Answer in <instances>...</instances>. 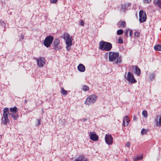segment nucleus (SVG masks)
<instances>
[{"label":"nucleus","instance_id":"aec40b11","mask_svg":"<svg viewBox=\"0 0 161 161\" xmlns=\"http://www.w3.org/2000/svg\"><path fill=\"white\" fill-rule=\"evenodd\" d=\"M154 49L156 51H161V45L158 44L155 46L154 47Z\"/></svg>","mask_w":161,"mask_h":161},{"label":"nucleus","instance_id":"0eeeda50","mask_svg":"<svg viewBox=\"0 0 161 161\" xmlns=\"http://www.w3.org/2000/svg\"><path fill=\"white\" fill-rule=\"evenodd\" d=\"M64 38L65 40L66 45L69 46H71L72 45V37H70L68 33L64 34Z\"/></svg>","mask_w":161,"mask_h":161},{"label":"nucleus","instance_id":"4c0bfd02","mask_svg":"<svg viewBox=\"0 0 161 161\" xmlns=\"http://www.w3.org/2000/svg\"><path fill=\"white\" fill-rule=\"evenodd\" d=\"M126 145L127 147H129L130 146V143L129 142H128L127 143H126Z\"/></svg>","mask_w":161,"mask_h":161},{"label":"nucleus","instance_id":"c03bdc74","mask_svg":"<svg viewBox=\"0 0 161 161\" xmlns=\"http://www.w3.org/2000/svg\"><path fill=\"white\" fill-rule=\"evenodd\" d=\"M20 37H21V38L22 39H23L24 38L23 36L22 35L20 36Z\"/></svg>","mask_w":161,"mask_h":161},{"label":"nucleus","instance_id":"cd10ccee","mask_svg":"<svg viewBox=\"0 0 161 161\" xmlns=\"http://www.w3.org/2000/svg\"><path fill=\"white\" fill-rule=\"evenodd\" d=\"M126 24L125 21H121V27L125 28V27Z\"/></svg>","mask_w":161,"mask_h":161},{"label":"nucleus","instance_id":"9b49d317","mask_svg":"<svg viewBox=\"0 0 161 161\" xmlns=\"http://www.w3.org/2000/svg\"><path fill=\"white\" fill-rule=\"evenodd\" d=\"M89 135L90 138L92 140L94 141L98 140V137L96 134L95 132H90Z\"/></svg>","mask_w":161,"mask_h":161},{"label":"nucleus","instance_id":"f03ea898","mask_svg":"<svg viewBox=\"0 0 161 161\" xmlns=\"http://www.w3.org/2000/svg\"><path fill=\"white\" fill-rule=\"evenodd\" d=\"M112 48V44L109 42L103 41L99 43V48L102 51H109Z\"/></svg>","mask_w":161,"mask_h":161},{"label":"nucleus","instance_id":"f3484780","mask_svg":"<svg viewBox=\"0 0 161 161\" xmlns=\"http://www.w3.org/2000/svg\"><path fill=\"white\" fill-rule=\"evenodd\" d=\"M18 110L17 108L16 107H14L13 108H9L10 112L11 114H14L16 113Z\"/></svg>","mask_w":161,"mask_h":161},{"label":"nucleus","instance_id":"2f4dec72","mask_svg":"<svg viewBox=\"0 0 161 161\" xmlns=\"http://www.w3.org/2000/svg\"><path fill=\"white\" fill-rule=\"evenodd\" d=\"M151 1V0H144V2L145 3H150Z\"/></svg>","mask_w":161,"mask_h":161},{"label":"nucleus","instance_id":"8fccbe9b","mask_svg":"<svg viewBox=\"0 0 161 161\" xmlns=\"http://www.w3.org/2000/svg\"><path fill=\"white\" fill-rule=\"evenodd\" d=\"M125 161H127L125 160Z\"/></svg>","mask_w":161,"mask_h":161},{"label":"nucleus","instance_id":"1a4fd4ad","mask_svg":"<svg viewBox=\"0 0 161 161\" xmlns=\"http://www.w3.org/2000/svg\"><path fill=\"white\" fill-rule=\"evenodd\" d=\"M105 140L106 143L108 145H111L113 143V138L110 134H106Z\"/></svg>","mask_w":161,"mask_h":161},{"label":"nucleus","instance_id":"72a5a7b5","mask_svg":"<svg viewBox=\"0 0 161 161\" xmlns=\"http://www.w3.org/2000/svg\"><path fill=\"white\" fill-rule=\"evenodd\" d=\"M117 33L118 35H121V29L119 30L117 32Z\"/></svg>","mask_w":161,"mask_h":161},{"label":"nucleus","instance_id":"9d476101","mask_svg":"<svg viewBox=\"0 0 161 161\" xmlns=\"http://www.w3.org/2000/svg\"><path fill=\"white\" fill-rule=\"evenodd\" d=\"M60 42V40L59 39H56L53 42V48L55 49V50H58L60 49L61 47L59 45Z\"/></svg>","mask_w":161,"mask_h":161},{"label":"nucleus","instance_id":"49530a36","mask_svg":"<svg viewBox=\"0 0 161 161\" xmlns=\"http://www.w3.org/2000/svg\"><path fill=\"white\" fill-rule=\"evenodd\" d=\"M27 100H25V103H27Z\"/></svg>","mask_w":161,"mask_h":161},{"label":"nucleus","instance_id":"f704fd0d","mask_svg":"<svg viewBox=\"0 0 161 161\" xmlns=\"http://www.w3.org/2000/svg\"><path fill=\"white\" fill-rule=\"evenodd\" d=\"M52 3H55L57 2V0H50Z\"/></svg>","mask_w":161,"mask_h":161},{"label":"nucleus","instance_id":"473e14b6","mask_svg":"<svg viewBox=\"0 0 161 161\" xmlns=\"http://www.w3.org/2000/svg\"><path fill=\"white\" fill-rule=\"evenodd\" d=\"M129 36H131L133 35V31H132L131 30H129Z\"/></svg>","mask_w":161,"mask_h":161},{"label":"nucleus","instance_id":"7c9ffc66","mask_svg":"<svg viewBox=\"0 0 161 161\" xmlns=\"http://www.w3.org/2000/svg\"><path fill=\"white\" fill-rule=\"evenodd\" d=\"M137 81H128L129 84H131L133 83H135Z\"/></svg>","mask_w":161,"mask_h":161},{"label":"nucleus","instance_id":"f8f14e48","mask_svg":"<svg viewBox=\"0 0 161 161\" xmlns=\"http://www.w3.org/2000/svg\"><path fill=\"white\" fill-rule=\"evenodd\" d=\"M130 122L129 116L126 115L124 118L123 121V125L124 127L127 126Z\"/></svg>","mask_w":161,"mask_h":161},{"label":"nucleus","instance_id":"09e8293b","mask_svg":"<svg viewBox=\"0 0 161 161\" xmlns=\"http://www.w3.org/2000/svg\"><path fill=\"white\" fill-rule=\"evenodd\" d=\"M43 110L42 109V112H43Z\"/></svg>","mask_w":161,"mask_h":161},{"label":"nucleus","instance_id":"de8ad7c7","mask_svg":"<svg viewBox=\"0 0 161 161\" xmlns=\"http://www.w3.org/2000/svg\"><path fill=\"white\" fill-rule=\"evenodd\" d=\"M123 41L121 40V43H123Z\"/></svg>","mask_w":161,"mask_h":161},{"label":"nucleus","instance_id":"a19ab883","mask_svg":"<svg viewBox=\"0 0 161 161\" xmlns=\"http://www.w3.org/2000/svg\"><path fill=\"white\" fill-rule=\"evenodd\" d=\"M118 25L119 27L121 26V23L120 22H119L118 24Z\"/></svg>","mask_w":161,"mask_h":161},{"label":"nucleus","instance_id":"bb28decb","mask_svg":"<svg viewBox=\"0 0 161 161\" xmlns=\"http://www.w3.org/2000/svg\"><path fill=\"white\" fill-rule=\"evenodd\" d=\"M142 114L144 117H147L148 115L147 111L145 110L143 111L142 112Z\"/></svg>","mask_w":161,"mask_h":161},{"label":"nucleus","instance_id":"6e6552de","mask_svg":"<svg viewBox=\"0 0 161 161\" xmlns=\"http://www.w3.org/2000/svg\"><path fill=\"white\" fill-rule=\"evenodd\" d=\"M35 60H36L37 64L39 67H42L45 64V59L43 57L36 58Z\"/></svg>","mask_w":161,"mask_h":161},{"label":"nucleus","instance_id":"5701e85b","mask_svg":"<svg viewBox=\"0 0 161 161\" xmlns=\"http://www.w3.org/2000/svg\"><path fill=\"white\" fill-rule=\"evenodd\" d=\"M143 158V155H140L134 158V161H137L138 160L142 159Z\"/></svg>","mask_w":161,"mask_h":161},{"label":"nucleus","instance_id":"a18cd8bd","mask_svg":"<svg viewBox=\"0 0 161 161\" xmlns=\"http://www.w3.org/2000/svg\"><path fill=\"white\" fill-rule=\"evenodd\" d=\"M124 33L123 30L121 29V35H122Z\"/></svg>","mask_w":161,"mask_h":161},{"label":"nucleus","instance_id":"a211bd4d","mask_svg":"<svg viewBox=\"0 0 161 161\" xmlns=\"http://www.w3.org/2000/svg\"><path fill=\"white\" fill-rule=\"evenodd\" d=\"M153 3L156 5L158 6V7L161 9V0H154L153 2Z\"/></svg>","mask_w":161,"mask_h":161},{"label":"nucleus","instance_id":"20e7f679","mask_svg":"<svg viewBox=\"0 0 161 161\" xmlns=\"http://www.w3.org/2000/svg\"><path fill=\"white\" fill-rule=\"evenodd\" d=\"M97 99V96L94 95H90L86 99L85 102L86 104L91 105L95 103Z\"/></svg>","mask_w":161,"mask_h":161},{"label":"nucleus","instance_id":"4468645a","mask_svg":"<svg viewBox=\"0 0 161 161\" xmlns=\"http://www.w3.org/2000/svg\"><path fill=\"white\" fill-rule=\"evenodd\" d=\"M127 80H136L132 73L128 72L127 74Z\"/></svg>","mask_w":161,"mask_h":161},{"label":"nucleus","instance_id":"c9c22d12","mask_svg":"<svg viewBox=\"0 0 161 161\" xmlns=\"http://www.w3.org/2000/svg\"><path fill=\"white\" fill-rule=\"evenodd\" d=\"M80 25L82 26H83L84 25V21L82 20L80 22Z\"/></svg>","mask_w":161,"mask_h":161},{"label":"nucleus","instance_id":"393cba45","mask_svg":"<svg viewBox=\"0 0 161 161\" xmlns=\"http://www.w3.org/2000/svg\"><path fill=\"white\" fill-rule=\"evenodd\" d=\"M147 132V130L143 128L142 130H141V134L142 135L146 134Z\"/></svg>","mask_w":161,"mask_h":161},{"label":"nucleus","instance_id":"79ce46f5","mask_svg":"<svg viewBox=\"0 0 161 161\" xmlns=\"http://www.w3.org/2000/svg\"><path fill=\"white\" fill-rule=\"evenodd\" d=\"M87 120V119L86 118H83L82 119V120L83 121H86Z\"/></svg>","mask_w":161,"mask_h":161},{"label":"nucleus","instance_id":"dca6fc26","mask_svg":"<svg viewBox=\"0 0 161 161\" xmlns=\"http://www.w3.org/2000/svg\"><path fill=\"white\" fill-rule=\"evenodd\" d=\"M78 70L81 72H83L85 71V67L82 64H80L77 67Z\"/></svg>","mask_w":161,"mask_h":161},{"label":"nucleus","instance_id":"37998d69","mask_svg":"<svg viewBox=\"0 0 161 161\" xmlns=\"http://www.w3.org/2000/svg\"><path fill=\"white\" fill-rule=\"evenodd\" d=\"M38 125H39L40 124V120L39 119L38 120Z\"/></svg>","mask_w":161,"mask_h":161},{"label":"nucleus","instance_id":"f257e3e1","mask_svg":"<svg viewBox=\"0 0 161 161\" xmlns=\"http://www.w3.org/2000/svg\"><path fill=\"white\" fill-rule=\"evenodd\" d=\"M119 53L113 52H110L108 53V59L110 62L118 64L121 62L120 57H119Z\"/></svg>","mask_w":161,"mask_h":161},{"label":"nucleus","instance_id":"a878e982","mask_svg":"<svg viewBox=\"0 0 161 161\" xmlns=\"http://www.w3.org/2000/svg\"><path fill=\"white\" fill-rule=\"evenodd\" d=\"M82 89L85 91H87L89 90V87L86 85H83L82 86Z\"/></svg>","mask_w":161,"mask_h":161},{"label":"nucleus","instance_id":"c85d7f7f","mask_svg":"<svg viewBox=\"0 0 161 161\" xmlns=\"http://www.w3.org/2000/svg\"><path fill=\"white\" fill-rule=\"evenodd\" d=\"M129 31V30L128 29H126L125 31V36L126 37H128V33Z\"/></svg>","mask_w":161,"mask_h":161},{"label":"nucleus","instance_id":"ddd939ff","mask_svg":"<svg viewBox=\"0 0 161 161\" xmlns=\"http://www.w3.org/2000/svg\"><path fill=\"white\" fill-rule=\"evenodd\" d=\"M74 161H89L88 158H86L84 155H80L78 157L75 159Z\"/></svg>","mask_w":161,"mask_h":161},{"label":"nucleus","instance_id":"c756f323","mask_svg":"<svg viewBox=\"0 0 161 161\" xmlns=\"http://www.w3.org/2000/svg\"><path fill=\"white\" fill-rule=\"evenodd\" d=\"M134 35L135 36L138 37L140 36V33H139V32L138 31H136L135 32Z\"/></svg>","mask_w":161,"mask_h":161},{"label":"nucleus","instance_id":"ea45409f","mask_svg":"<svg viewBox=\"0 0 161 161\" xmlns=\"http://www.w3.org/2000/svg\"><path fill=\"white\" fill-rule=\"evenodd\" d=\"M118 42L119 43H121V38L119 37L118 40Z\"/></svg>","mask_w":161,"mask_h":161},{"label":"nucleus","instance_id":"412c9836","mask_svg":"<svg viewBox=\"0 0 161 161\" xmlns=\"http://www.w3.org/2000/svg\"><path fill=\"white\" fill-rule=\"evenodd\" d=\"M9 114L12 117L14 120H16L18 117V114L16 113L14 114L10 113Z\"/></svg>","mask_w":161,"mask_h":161},{"label":"nucleus","instance_id":"58836bf2","mask_svg":"<svg viewBox=\"0 0 161 161\" xmlns=\"http://www.w3.org/2000/svg\"><path fill=\"white\" fill-rule=\"evenodd\" d=\"M133 119L134 120H135L136 121H137V117L135 115L134 116Z\"/></svg>","mask_w":161,"mask_h":161},{"label":"nucleus","instance_id":"4be33fe9","mask_svg":"<svg viewBox=\"0 0 161 161\" xmlns=\"http://www.w3.org/2000/svg\"><path fill=\"white\" fill-rule=\"evenodd\" d=\"M130 6V4L128 3H125L121 5V8L125 10L127 9V8Z\"/></svg>","mask_w":161,"mask_h":161},{"label":"nucleus","instance_id":"6ab92c4d","mask_svg":"<svg viewBox=\"0 0 161 161\" xmlns=\"http://www.w3.org/2000/svg\"><path fill=\"white\" fill-rule=\"evenodd\" d=\"M135 74L138 76L140 75L141 73V70L140 68L137 66H136L135 67Z\"/></svg>","mask_w":161,"mask_h":161},{"label":"nucleus","instance_id":"2eb2a0df","mask_svg":"<svg viewBox=\"0 0 161 161\" xmlns=\"http://www.w3.org/2000/svg\"><path fill=\"white\" fill-rule=\"evenodd\" d=\"M157 125L161 126V113L160 116L157 115L155 119Z\"/></svg>","mask_w":161,"mask_h":161},{"label":"nucleus","instance_id":"e433bc0d","mask_svg":"<svg viewBox=\"0 0 161 161\" xmlns=\"http://www.w3.org/2000/svg\"><path fill=\"white\" fill-rule=\"evenodd\" d=\"M70 46H68V45H67V46H66V48L67 50L68 51L69 50V49H70Z\"/></svg>","mask_w":161,"mask_h":161},{"label":"nucleus","instance_id":"7ed1b4c3","mask_svg":"<svg viewBox=\"0 0 161 161\" xmlns=\"http://www.w3.org/2000/svg\"><path fill=\"white\" fill-rule=\"evenodd\" d=\"M3 117L1 119L4 120L2 122V124L4 125H7V124L9 122L10 120L8 118V115L9 114V109L7 108H5L3 110Z\"/></svg>","mask_w":161,"mask_h":161},{"label":"nucleus","instance_id":"423d86ee","mask_svg":"<svg viewBox=\"0 0 161 161\" xmlns=\"http://www.w3.org/2000/svg\"><path fill=\"white\" fill-rule=\"evenodd\" d=\"M139 20L140 23L145 22L147 19V15L146 13L143 10H141L139 12Z\"/></svg>","mask_w":161,"mask_h":161},{"label":"nucleus","instance_id":"b1692460","mask_svg":"<svg viewBox=\"0 0 161 161\" xmlns=\"http://www.w3.org/2000/svg\"><path fill=\"white\" fill-rule=\"evenodd\" d=\"M61 91L62 94L64 95H66L67 93V91L65 90L63 87L61 88Z\"/></svg>","mask_w":161,"mask_h":161},{"label":"nucleus","instance_id":"39448f33","mask_svg":"<svg viewBox=\"0 0 161 161\" xmlns=\"http://www.w3.org/2000/svg\"><path fill=\"white\" fill-rule=\"evenodd\" d=\"M53 40V37L51 36L47 37L44 41L43 43L44 46L47 47H49L52 44Z\"/></svg>","mask_w":161,"mask_h":161}]
</instances>
